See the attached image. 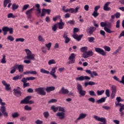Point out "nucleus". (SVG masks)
Segmentation results:
<instances>
[{
	"instance_id": "f257e3e1",
	"label": "nucleus",
	"mask_w": 124,
	"mask_h": 124,
	"mask_svg": "<svg viewBox=\"0 0 124 124\" xmlns=\"http://www.w3.org/2000/svg\"><path fill=\"white\" fill-rule=\"evenodd\" d=\"M24 51L26 53V56H25L24 59H26V60H24L23 62L27 64L31 63V61H34V60H35V54H32L31 51L29 49H24Z\"/></svg>"
},
{
	"instance_id": "f03ea898",
	"label": "nucleus",
	"mask_w": 124,
	"mask_h": 124,
	"mask_svg": "<svg viewBox=\"0 0 124 124\" xmlns=\"http://www.w3.org/2000/svg\"><path fill=\"white\" fill-rule=\"evenodd\" d=\"M57 68L58 67L57 66L53 67L52 68L50 72H49V71H47L44 69H41L40 72L41 73H43L44 74H50V75H51L53 78L56 79L57 78V75H56V70H57Z\"/></svg>"
},
{
	"instance_id": "7ed1b4c3",
	"label": "nucleus",
	"mask_w": 124,
	"mask_h": 124,
	"mask_svg": "<svg viewBox=\"0 0 124 124\" xmlns=\"http://www.w3.org/2000/svg\"><path fill=\"white\" fill-rule=\"evenodd\" d=\"M100 26L104 28V31H105L106 32H108V33H112L114 31L111 30V29L112 28V24L110 22L107 23L106 22H101L100 23Z\"/></svg>"
},
{
	"instance_id": "20e7f679",
	"label": "nucleus",
	"mask_w": 124,
	"mask_h": 124,
	"mask_svg": "<svg viewBox=\"0 0 124 124\" xmlns=\"http://www.w3.org/2000/svg\"><path fill=\"white\" fill-rule=\"evenodd\" d=\"M31 96H27L23 100L20 101V104H34V101L30 100L31 99Z\"/></svg>"
},
{
	"instance_id": "39448f33",
	"label": "nucleus",
	"mask_w": 124,
	"mask_h": 124,
	"mask_svg": "<svg viewBox=\"0 0 124 124\" xmlns=\"http://www.w3.org/2000/svg\"><path fill=\"white\" fill-rule=\"evenodd\" d=\"M35 92L40 95H46L45 88L44 87H39L35 89Z\"/></svg>"
},
{
	"instance_id": "423d86ee",
	"label": "nucleus",
	"mask_w": 124,
	"mask_h": 124,
	"mask_svg": "<svg viewBox=\"0 0 124 124\" xmlns=\"http://www.w3.org/2000/svg\"><path fill=\"white\" fill-rule=\"evenodd\" d=\"M95 31H96V28L93 26L88 27L86 29V32L90 35L93 34V32Z\"/></svg>"
},
{
	"instance_id": "0eeeda50",
	"label": "nucleus",
	"mask_w": 124,
	"mask_h": 124,
	"mask_svg": "<svg viewBox=\"0 0 124 124\" xmlns=\"http://www.w3.org/2000/svg\"><path fill=\"white\" fill-rule=\"evenodd\" d=\"M75 57L76 55L74 53H72L68 58V60L70 61L67 62V64H72L75 63Z\"/></svg>"
},
{
	"instance_id": "6e6552de",
	"label": "nucleus",
	"mask_w": 124,
	"mask_h": 124,
	"mask_svg": "<svg viewBox=\"0 0 124 124\" xmlns=\"http://www.w3.org/2000/svg\"><path fill=\"white\" fill-rule=\"evenodd\" d=\"M88 116V114L86 113H80L78 117V118L75 121V123L76 124H77L80 120H84V119H85V118H87V116Z\"/></svg>"
},
{
	"instance_id": "1a4fd4ad",
	"label": "nucleus",
	"mask_w": 124,
	"mask_h": 124,
	"mask_svg": "<svg viewBox=\"0 0 124 124\" xmlns=\"http://www.w3.org/2000/svg\"><path fill=\"white\" fill-rule=\"evenodd\" d=\"M93 55V50H90L88 52H86V53H83L82 56V58L84 59H88V58H90V57H92Z\"/></svg>"
},
{
	"instance_id": "9d476101",
	"label": "nucleus",
	"mask_w": 124,
	"mask_h": 124,
	"mask_svg": "<svg viewBox=\"0 0 124 124\" xmlns=\"http://www.w3.org/2000/svg\"><path fill=\"white\" fill-rule=\"evenodd\" d=\"M95 51L102 56H106V52H105V51H104V50L102 49V48H100L99 47L95 48Z\"/></svg>"
},
{
	"instance_id": "9b49d317",
	"label": "nucleus",
	"mask_w": 124,
	"mask_h": 124,
	"mask_svg": "<svg viewBox=\"0 0 124 124\" xmlns=\"http://www.w3.org/2000/svg\"><path fill=\"white\" fill-rule=\"evenodd\" d=\"M85 72L88 74H89L92 78H93L94 76H98V74L96 71H93L87 69L85 70Z\"/></svg>"
},
{
	"instance_id": "f8f14e48",
	"label": "nucleus",
	"mask_w": 124,
	"mask_h": 124,
	"mask_svg": "<svg viewBox=\"0 0 124 124\" xmlns=\"http://www.w3.org/2000/svg\"><path fill=\"white\" fill-rule=\"evenodd\" d=\"M56 116L59 120H64L65 118V113L64 112H58L56 113Z\"/></svg>"
},
{
	"instance_id": "ddd939ff",
	"label": "nucleus",
	"mask_w": 124,
	"mask_h": 124,
	"mask_svg": "<svg viewBox=\"0 0 124 124\" xmlns=\"http://www.w3.org/2000/svg\"><path fill=\"white\" fill-rule=\"evenodd\" d=\"M68 32L65 31L63 34V37L65 39V43L67 44L70 42V38L68 37Z\"/></svg>"
},
{
	"instance_id": "4468645a",
	"label": "nucleus",
	"mask_w": 124,
	"mask_h": 124,
	"mask_svg": "<svg viewBox=\"0 0 124 124\" xmlns=\"http://www.w3.org/2000/svg\"><path fill=\"white\" fill-rule=\"evenodd\" d=\"M76 81H84V80H91V78L89 76H80L76 78Z\"/></svg>"
},
{
	"instance_id": "2eb2a0df",
	"label": "nucleus",
	"mask_w": 124,
	"mask_h": 124,
	"mask_svg": "<svg viewBox=\"0 0 124 124\" xmlns=\"http://www.w3.org/2000/svg\"><path fill=\"white\" fill-rule=\"evenodd\" d=\"M35 7H36V15L37 17L40 16V14H41V10L40 9V5L39 4H36L35 5Z\"/></svg>"
},
{
	"instance_id": "dca6fc26",
	"label": "nucleus",
	"mask_w": 124,
	"mask_h": 124,
	"mask_svg": "<svg viewBox=\"0 0 124 124\" xmlns=\"http://www.w3.org/2000/svg\"><path fill=\"white\" fill-rule=\"evenodd\" d=\"M46 12L49 15L51 13V10L49 9H42L41 17L45 16V15H46Z\"/></svg>"
},
{
	"instance_id": "f3484780",
	"label": "nucleus",
	"mask_w": 124,
	"mask_h": 124,
	"mask_svg": "<svg viewBox=\"0 0 124 124\" xmlns=\"http://www.w3.org/2000/svg\"><path fill=\"white\" fill-rule=\"evenodd\" d=\"M59 94H68V93H69V91L64 88V87H62L59 92Z\"/></svg>"
},
{
	"instance_id": "a211bd4d",
	"label": "nucleus",
	"mask_w": 124,
	"mask_h": 124,
	"mask_svg": "<svg viewBox=\"0 0 124 124\" xmlns=\"http://www.w3.org/2000/svg\"><path fill=\"white\" fill-rule=\"evenodd\" d=\"M14 94L15 95V96H16V97H20L21 96V94H22V93H21V91L17 89H14Z\"/></svg>"
},
{
	"instance_id": "6ab92c4d",
	"label": "nucleus",
	"mask_w": 124,
	"mask_h": 124,
	"mask_svg": "<svg viewBox=\"0 0 124 124\" xmlns=\"http://www.w3.org/2000/svg\"><path fill=\"white\" fill-rule=\"evenodd\" d=\"M110 3H111L110 2H107L103 7V10L105 11H110L111 10V8L108 7L109 5H110Z\"/></svg>"
},
{
	"instance_id": "aec40b11",
	"label": "nucleus",
	"mask_w": 124,
	"mask_h": 124,
	"mask_svg": "<svg viewBox=\"0 0 124 124\" xmlns=\"http://www.w3.org/2000/svg\"><path fill=\"white\" fill-rule=\"evenodd\" d=\"M113 78L114 80H115V81H117V82H119L121 84H123L124 85V76H123L121 78V80H120V79L117 77V76H114L113 77Z\"/></svg>"
},
{
	"instance_id": "412c9836",
	"label": "nucleus",
	"mask_w": 124,
	"mask_h": 124,
	"mask_svg": "<svg viewBox=\"0 0 124 124\" xmlns=\"http://www.w3.org/2000/svg\"><path fill=\"white\" fill-rule=\"evenodd\" d=\"M83 36H84L83 34H81V35H78L77 34H74V35H73V37L75 39H76V40H77V41H80V40H81V39H82V37H83Z\"/></svg>"
},
{
	"instance_id": "4be33fe9",
	"label": "nucleus",
	"mask_w": 124,
	"mask_h": 124,
	"mask_svg": "<svg viewBox=\"0 0 124 124\" xmlns=\"http://www.w3.org/2000/svg\"><path fill=\"white\" fill-rule=\"evenodd\" d=\"M15 65L16 66V69H18L19 72H20V73L24 72V65H18L17 64H16Z\"/></svg>"
},
{
	"instance_id": "5701e85b",
	"label": "nucleus",
	"mask_w": 124,
	"mask_h": 124,
	"mask_svg": "<svg viewBox=\"0 0 124 124\" xmlns=\"http://www.w3.org/2000/svg\"><path fill=\"white\" fill-rule=\"evenodd\" d=\"M79 9H80V7L79 6L76 7L75 9L73 8H71L70 13H72V14H73V13H78Z\"/></svg>"
},
{
	"instance_id": "b1692460",
	"label": "nucleus",
	"mask_w": 124,
	"mask_h": 124,
	"mask_svg": "<svg viewBox=\"0 0 124 124\" xmlns=\"http://www.w3.org/2000/svg\"><path fill=\"white\" fill-rule=\"evenodd\" d=\"M55 90L56 88L54 86H49L46 88V93H50V92H53V91H55Z\"/></svg>"
},
{
	"instance_id": "393cba45",
	"label": "nucleus",
	"mask_w": 124,
	"mask_h": 124,
	"mask_svg": "<svg viewBox=\"0 0 124 124\" xmlns=\"http://www.w3.org/2000/svg\"><path fill=\"white\" fill-rule=\"evenodd\" d=\"M5 29H4V31H7L9 32L10 34H13V28H9L7 26H5Z\"/></svg>"
},
{
	"instance_id": "a878e982",
	"label": "nucleus",
	"mask_w": 124,
	"mask_h": 124,
	"mask_svg": "<svg viewBox=\"0 0 124 124\" xmlns=\"http://www.w3.org/2000/svg\"><path fill=\"white\" fill-rule=\"evenodd\" d=\"M11 74H14V73L16 72V70H17V66H16V65L15 64L13 67L11 68Z\"/></svg>"
},
{
	"instance_id": "bb28decb",
	"label": "nucleus",
	"mask_w": 124,
	"mask_h": 124,
	"mask_svg": "<svg viewBox=\"0 0 124 124\" xmlns=\"http://www.w3.org/2000/svg\"><path fill=\"white\" fill-rule=\"evenodd\" d=\"M12 117L13 119H16V118H18L20 117V114L18 112H15L12 114Z\"/></svg>"
},
{
	"instance_id": "cd10ccee",
	"label": "nucleus",
	"mask_w": 124,
	"mask_h": 124,
	"mask_svg": "<svg viewBox=\"0 0 124 124\" xmlns=\"http://www.w3.org/2000/svg\"><path fill=\"white\" fill-rule=\"evenodd\" d=\"M106 98H107V97H102L100 99L97 100L96 101V103L99 104L103 103V102H105V101L106 100Z\"/></svg>"
},
{
	"instance_id": "c85d7f7f",
	"label": "nucleus",
	"mask_w": 124,
	"mask_h": 124,
	"mask_svg": "<svg viewBox=\"0 0 124 124\" xmlns=\"http://www.w3.org/2000/svg\"><path fill=\"white\" fill-rule=\"evenodd\" d=\"M57 25L58 26V28L59 30H62L64 26V22L57 23Z\"/></svg>"
},
{
	"instance_id": "c756f323",
	"label": "nucleus",
	"mask_w": 124,
	"mask_h": 124,
	"mask_svg": "<svg viewBox=\"0 0 124 124\" xmlns=\"http://www.w3.org/2000/svg\"><path fill=\"white\" fill-rule=\"evenodd\" d=\"M22 77H23V75H20L19 76H16L13 78V80L14 81H16L17 80H21L22 79Z\"/></svg>"
},
{
	"instance_id": "7c9ffc66",
	"label": "nucleus",
	"mask_w": 124,
	"mask_h": 124,
	"mask_svg": "<svg viewBox=\"0 0 124 124\" xmlns=\"http://www.w3.org/2000/svg\"><path fill=\"white\" fill-rule=\"evenodd\" d=\"M81 52L83 53V54H86L88 51V47L87 46H83L80 48Z\"/></svg>"
},
{
	"instance_id": "2f4dec72",
	"label": "nucleus",
	"mask_w": 124,
	"mask_h": 124,
	"mask_svg": "<svg viewBox=\"0 0 124 124\" xmlns=\"http://www.w3.org/2000/svg\"><path fill=\"white\" fill-rule=\"evenodd\" d=\"M62 10L63 12H64V13H67V12H70V8L66 9V6H63L62 7Z\"/></svg>"
},
{
	"instance_id": "473e14b6",
	"label": "nucleus",
	"mask_w": 124,
	"mask_h": 124,
	"mask_svg": "<svg viewBox=\"0 0 124 124\" xmlns=\"http://www.w3.org/2000/svg\"><path fill=\"white\" fill-rule=\"evenodd\" d=\"M38 40L39 42H45V39H44V38L41 35L38 36Z\"/></svg>"
},
{
	"instance_id": "72a5a7b5",
	"label": "nucleus",
	"mask_w": 124,
	"mask_h": 124,
	"mask_svg": "<svg viewBox=\"0 0 124 124\" xmlns=\"http://www.w3.org/2000/svg\"><path fill=\"white\" fill-rule=\"evenodd\" d=\"M51 109L54 112H57L58 110H59V107H56V106L53 105L51 107Z\"/></svg>"
},
{
	"instance_id": "f704fd0d",
	"label": "nucleus",
	"mask_w": 124,
	"mask_h": 124,
	"mask_svg": "<svg viewBox=\"0 0 124 124\" xmlns=\"http://www.w3.org/2000/svg\"><path fill=\"white\" fill-rule=\"evenodd\" d=\"M77 89L78 92L79 91H81V90H83V87L80 83H77Z\"/></svg>"
},
{
	"instance_id": "c9c22d12",
	"label": "nucleus",
	"mask_w": 124,
	"mask_h": 124,
	"mask_svg": "<svg viewBox=\"0 0 124 124\" xmlns=\"http://www.w3.org/2000/svg\"><path fill=\"white\" fill-rule=\"evenodd\" d=\"M24 110H25V111H31V110H32V108L29 106V105H26L24 106Z\"/></svg>"
},
{
	"instance_id": "e433bc0d",
	"label": "nucleus",
	"mask_w": 124,
	"mask_h": 124,
	"mask_svg": "<svg viewBox=\"0 0 124 124\" xmlns=\"http://www.w3.org/2000/svg\"><path fill=\"white\" fill-rule=\"evenodd\" d=\"M0 111H1V113H3L6 111V107L4 106V105H2L0 108Z\"/></svg>"
},
{
	"instance_id": "4c0bfd02",
	"label": "nucleus",
	"mask_w": 124,
	"mask_h": 124,
	"mask_svg": "<svg viewBox=\"0 0 124 124\" xmlns=\"http://www.w3.org/2000/svg\"><path fill=\"white\" fill-rule=\"evenodd\" d=\"M11 2V0H4L3 2V6L4 7H6L8 3Z\"/></svg>"
},
{
	"instance_id": "58836bf2",
	"label": "nucleus",
	"mask_w": 124,
	"mask_h": 124,
	"mask_svg": "<svg viewBox=\"0 0 124 124\" xmlns=\"http://www.w3.org/2000/svg\"><path fill=\"white\" fill-rule=\"evenodd\" d=\"M78 92L80 95H82V96H85V95L86 94V91L85 90H83V89L79 90V91H78Z\"/></svg>"
},
{
	"instance_id": "ea45409f",
	"label": "nucleus",
	"mask_w": 124,
	"mask_h": 124,
	"mask_svg": "<svg viewBox=\"0 0 124 124\" xmlns=\"http://www.w3.org/2000/svg\"><path fill=\"white\" fill-rule=\"evenodd\" d=\"M111 90V92L117 93V86L115 85H112Z\"/></svg>"
},
{
	"instance_id": "a19ab883",
	"label": "nucleus",
	"mask_w": 124,
	"mask_h": 124,
	"mask_svg": "<svg viewBox=\"0 0 124 124\" xmlns=\"http://www.w3.org/2000/svg\"><path fill=\"white\" fill-rule=\"evenodd\" d=\"M89 42L91 43H94L95 38L93 37H90L88 38Z\"/></svg>"
},
{
	"instance_id": "79ce46f5",
	"label": "nucleus",
	"mask_w": 124,
	"mask_h": 124,
	"mask_svg": "<svg viewBox=\"0 0 124 124\" xmlns=\"http://www.w3.org/2000/svg\"><path fill=\"white\" fill-rule=\"evenodd\" d=\"M58 111L59 112L65 113V109H64V108L62 107L61 106L58 107Z\"/></svg>"
},
{
	"instance_id": "37998d69",
	"label": "nucleus",
	"mask_w": 124,
	"mask_h": 124,
	"mask_svg": "<svg viewBox=\"0 0 124 124\" xmlns=\"http://www.w3.org/2000/svg\"><path fill=\"white\" fill-rule=\"evenodd\" d=\"M19 8V5H16V3L13 4L12 9L14 11Z\"/></svg>"
},
{
	"instance_id": "c03bdc74",
	"label": "nucleus",
	"mask_w": 124,
	"mask_h": 124,
	"mask_svg": "<svg viewBox=\"0 0 124 124\" xmlns=\"http://www.w3.org/2000/svg\"><path fill=\"white\" fill-rule=\"evenodd\" d=\"M56 64V61L55 59H51L49 60L48 62V64L49 65H51V64Z\"/></svg>"
},
{
	"instance_id": "a18cd8bd",
	"label": "nucleus",
	"mask_w": 124,
	"mask_h": 124,
	"mask_svg": "<svg viewBox=\"0 0 124 124\" xmlns=\"http://www.w3.org/2000/svg\"><path fill=\"white\" fill-rule=\"evenodd\" d=\"M89 93L91 96H96V94H95V93L94 91L91 90L89 91Z\"/></svg>"
},
{
	"instance_id": "49530a36",
	"label": "nucleus",
	"mask_w": 124,
	"mask_h": 124,
	"mask_svg": "<svg viewBox=\"0 0 124 124\" xmlns=\"http://www.w3.org/2000/svg\"><path fill=\"white\" fill-rule=\"evenodd\" d=\"M45 46L46 47V48H47V50L50 51V49H51V47L52 46V43H48V44H46Z\"/></svg>"
},
{
	"instance_id": "de8ad7c7",
	"label": "nucleus",
	"mask_w": 124,
	"mask_h": 124,
	"mask_svg": "<svg viewBox=\"0 0 124 124\" xmlns=\"http://www.w3.org/2000/svg\"><path fill=\"white\" fill-rule=\"evenodd\" d=\"M25 41V39L23 38H18L16 39V42H24Z\"/></svg>"
},
{
	"instance_id": "09e8293b",
	"label": "nucleus",
	"mask_w": 124,
	"mask_h": 124,
	"mask_svg": "<svg viewBox=\"0 0 124 124\" xmlns=\"http://www.w3.org/2000/svg\"><path fill=\"white\" fill-rule=\"evenodd\" d=\"M104 49L105 51H106L107 52H110V51H111V48L107 46H104Z\"/></svg>"
},
{
	"instance_id": "8fccbe9b",
	"label": "nucleus",
	"mask_w": 124,
	"mask_h": 124,
	"mask_svg": "<svg viewBox=\"0 0 124 124\" xmlns=\"http://www.w3.org/2000/svg\"><path fill=\"white\" fill-rule=\"evenodd\" d=\"M16 17H17V16L13 15V13H9V14H8V16H7V18H13L14 19V18H16Z\"/></svg>"
},
{
	"instance_id": "3c124183",
	"label": "nucleus",
	"mask_w": 124,
	"mask_h": 124,
	"mask_svg": "<svg viewBox=\"0 0 124 124\" xmlns=\"http://www.w3.org/2000/svg\"><path fill=\"white\" fill-rule=\"evenodd\" d=\"M1 63H5L6 62V59H5V55H3L2 59L0 61Z\"/></svg>"
},
{
	"instance_id": "603ef678",
	"label": "nucleus",
	"mask_w": 124,
	"mask_h": 124,
	"mask_svg": "<svg viewBox=\"0 0 124 124\" xmlns=\"http://www.w3.org/2000/svg\"><path fill=\"white\" fill-rule=\"evenodd\" d=\"M75 24V21L74 20H69L66 22V24L67 25H74Z\"/></svg>"
},
{
	"instance_id": "864d4df0",
	"label": "nucleus",
	"mask_w": 124,
	"mask_h": 124,
	"mask_svg": "<svg viewBox=\"0 0 124 124\" xmlns=\"http://www.w3.org/2000/svg\"><path fill=\"white\" fill-rule=\"evenodd\" d=\"M57 29H58V25L56 24H55L52 28V30H53V31L56 32L57 31Z\"/></svg>"
},
{
	"instance_id": "5fc2aeb1",
	"label": "nucleus",
	"mask_w": 124,
	"mask_h": 124,
	"mask_svg": "<svg viewBox=\"0 0 124 124\" xmlns=\"http://www.w3.org/2000/svg\"><path fill=\"white\" fill-rule=\"evenodd\" d=\"M7 39L8 40H9V41H11V42H12L13 41H14V37H13L11 35L8 36Z\"/></svg>"
},
{
	"instance_id": "6e6d98bb",
	"label": "nucleus",
	"mask_w": 124,
	"mask_h": 124,
	"mask_svg": "<svg viewBox=\"0 0 124 124\" xmlns=\"http://www.w3.org/2000/svg\"><path fill=\"white\" fill-rule=\"evenodd\" d=\"M105 91L104 90H102V91H99L98 90L97 91V95H102V94H103V93H105Z\"/></svg>"
},
{
	"instance_id": "4d7b16f0",
	"label": "nucleus",
	"mask_w": 124,
	"mask_h": 124,
	"mask_svg": "<svg viewBox=\"0 0 124 124\" xmlns=\"http://www.w3.org/2000/svg\"><path fill=\"white\" fill-rule=\"evenodd\" d=\"M98 15H99V14H98L97 13V12H95V11H93V13L92 14V16H93V17L94 18H96V17H97V16H98Z\"/></svg>"
},
{
	"instance_id": "13d9d810",
	"label": "nucleus",
	"mask_w": 124,
	"mask_h": 124,
	"mask_svg": "<svg viewBox=\"0 0 124 124\" xmlns=\"http://www.w3.org/2000/svg\"><path fill=\"white\" fill-rule=\"evenodd\" d=\"M42 52L44 53V54H46L47 53V49L46 48V47L43 46L41 48Z\"/></svg>"
},
{
	"instance_id": "bf43d9fd",
	"label": "nucleus",
	"mask_w": 124,
	"mask_h": 124,
	"mask_svg": "<svg viewBox=\"0 0 124 124\" xmlns=\"http://www.w3.org/2000/svg\"><path fill=\"white\" fill-rule=\"evenodd\" d=\"M99 122H101V123L106 124V119L105 118H100Z\"/></svg>"
},
{
	"instance_id": "052dcab7",
	"label": "nucleus",
	"mask_w": 124,
	"mask_h": 124,
	"mask_svg": "<svg viewBox=\"0 0 124 124\" xmlns=\"http://www.w3.org/2000/svg\"><path fill=\"white\" fill-rule=\"evenodd\" d=\"M5 89L6 91H11V87H10V84H8L5 86Z\"/></svg>"
},
{
	"instance_id": "680f3d73",
	"label": "nucleus",
	"mask_w": 124,
	"mask_h": 124,
	"mask_svg": "<svg viewBox=\"0 0 124 124\" xmlns=\"http://www.w3.org/2000/svg\"><path fill=\"white\" fill-rule=\"evenodd\" d=\"M58 19H61V16L58 15L56 16L55 17H53L52 20L54 22H56Z\"/></svg>"
},
{
	"instance_id": "e2e57ef3",
	"label": "nucleus",
	"mask_w": 124,
	"mask_h": 124,
	"mask_svg": "<svg viewBox=\"0 0 124 124\" xmlns=\"http://www.w3.org/2000/svg\"><path fill=\"white\" fill-rule=\"evenodd\" d=\"M123 110H124V108H120L119 109V112H120L121 117H123V116H124V113L123 111Z\"/></svg>"
},
{
	"instance_id": "0e129e2a",
	"label": "nucleus",
	"mask_w": 124,
	"mask_h": 124,
	"mask_svg": "<svg viewBox=\"0 0 124 124\" xmlns=\"http://www.w3.org/2000/svg\"><path fill=\"white\" fill-rule=\"evenodd\" d=\"M44 116L46 119H47L49 117V112L48 111H46L43 113Z\"/></svg>"
},
{
	"instance_id": "69168bd1",
	"label": "nucleus",
	"mask_w": 124,
	"mask_h": 124,
	"mask_svg": "<svg viewBox=\"0 0 124 124\" xmlns=\"http://www.w3.org/2000/svg\"><path fill=\"white\" fill-rule=\"evenodd\" d=\"M54 102H57V99H52L48 101V104H51V103H54Z\"/></svg>"
},
{
	"instance_id": "338daca9",
	"label": "nucleus",
	"mask_w": 124,
	"mask_h": 124,
	"mask_svg": "<svg viewBox=\"0 0 124 124\" xmlns=\"http://www.w3.org/2000/svg\"><path fill=\"white\" fill-rule=\"evenodd\" d=\"M100 8V5H97L94 7V11L97 12L98 11V9Z\"/></svg>"
},
{
	"instance_id": "774afa93",
	"label": "nucleus",
	"mask_w": 124,
	"mask_h": 124,
	"mask_svg": "<svg viewBox=\"0 0 124 124\" xmlns=\"http://www.w3.org/2000/svg\"><path fill=\"white\" fill-rule=\"evenodd\" d=\"M35 123L36 124H43V121L40 120L39 119H38L35 122Z\"/></svg>"
}]
</instances>
